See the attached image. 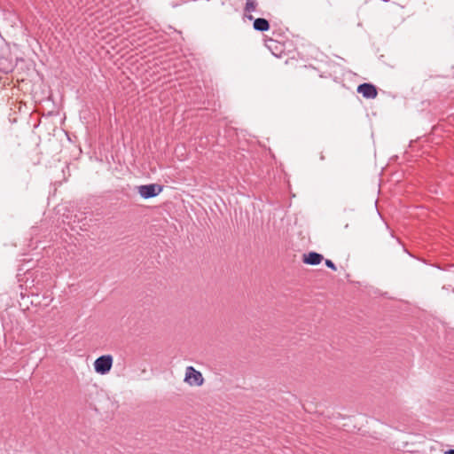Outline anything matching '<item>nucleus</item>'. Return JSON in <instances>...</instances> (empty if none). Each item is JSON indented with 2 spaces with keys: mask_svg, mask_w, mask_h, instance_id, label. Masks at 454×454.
Here are the masks:
<instances>
[{
  "mask_svg": "<svg viewBox=\"0 0 454 454\" xmlns=\"http://www.w3.org/2000/svg\"><path fill=\"white\" fill-rule=\"evenodd\" d=\"M256 6H257L256 0H247L245 11L247 12H253L255 11Z\"/></svg>",
  "mask_w": 454,
  "mask_h": 454,
  "instance_id": "6e6552de",
  "label": "nucleus"
},
{
  "mask_svg": "<svg viewBox=\"0 0 454 454\" xmlns=\"http://www.w3.org/2000/svg\"><path fill=\"white\" fill-rule=\"evenodd\" d=\"M139 195L144 199L156 197L162 191V186L156 184L140 185L137 187Z\"/></svg>",
  "mask_w": 454,
  "mask_h": 454,
  "instance_id": "f03ea898",
  "label": "nucleus"
},
{
  "mask_svg": "<svg viewBox=\"0 0 454 454\" xmlns=\"http://www.w3.org/2000/svg\"><path fill=\"white\" fill-rule=\"evenodd\" d=\"M13 68V63L6 59H0V70L4 73H9Z\"/></svg>",
  "mask_w": 454,
  "mask_h": 454,
  "instance_id": "0eeeda50",
  "label": "nucleus"
},
{
  "mask_svg": "<svg viewBox=\"0 0 454 454\" xmlns=\"http://www.w3.org/2000/svg\"><path fill=\"white\" fill-rule=\"evenodd\" d=\"M324 257L322 254L317 252H309L308 254H303V262L309 265H318Z\"/></svg>",
  "mask_w": 454,
  "mask_h": 454,
  "instance_id": "39448f33",
  "label": "nucleus"
},
{
  "mask_svg": "<svg viewBox=\"0 0 454 454\" xmlns=\"http://www.w3.org/2000/svg\"><path fill=\"white\" fill-rule=\"evenodd\" d=\"M247 18H248L249 20H253V19H254L252 15L247 16Z\"/></svg>",
  "mask_w": 454,
  "mask_h": 454,
  "instance_id": "9b49d317",
  "label": "nucleus"
},
{
  "mask_svg": "<svg viewBox=\"0 0 454 454\" xmlns=\"http://www.w3.org/2000/svg\"><path fill=\"white\" fill-rule=\"evenodd\" d=\"M357 92L362 94L365 98H375L377 97V89L373 84L362 83L357 88Z\"/></svg>",
  "mask_w": 454,
  "mask_h": 454,
  "instance_id": "20e7f679",
  "label": "nucleus"
},
{
  "mask_svg": "<svg viewBox=\"0 0 454 454\" xmlns=\"http://www.w3.org/2000/svg\"><path fill=\"white\" fill-rule=\"evenodd\" d=\"M113 366V356L104 355L98 357L94 362V370L96 372L105 375L108 373Z\"/></svg>",
  "mask_w": 454,
  "mask_h": 454,
  "instance_id": "f257e3e1",
  "label": "nucleus"
},
{
  "mask_svg": "<svg viewBox=\"0 0 454 454\" xmlns=\"http://www.w3.org/2000/svg\"><path fill=\"white\" fill-rule=\"evenodd\" d=\"M325 265L333 270H336V266L331 260H325Z\"/></svg>",
  "mask_w": 454,
  "mask_h": 454,
  "instance_id": "1a4fd4ad",
  "label": "nucleus"
},
{
  "mask_svg": "<svg viewBox=\"0 0 454 454\" xmlns=\"http://www.w3.org/2000/svg\"><path fill=\"white\" fill-rule=\"evenodd\" d=\"M253 27H254V29L260 31V32H265L270 29L269 21L262 18L255 19L254 20Z\"/></svg>",
  "mask_w": 454,
  "mask_h": 454,
  "instance_id": "423d86ee",
  "label": "nucleus"
},
{
  "mask_svg": "<svg viewBox=\"0 0 454 454\" xmlns=\"http://www.w3.org/2000/svg\"><path fill=\"white\" fill-rule=\"evenodd\" d=\"M184 381L191 386H201L204 379L200 372L197 371L192 366H188L185 372Z\"/></svg>",
  "mask_w": 454,
  "mask_h": 454,
  "instance_id": "7ed1b4c3",
  "label": "nucleus"
},
{
  "mask_svg": "<svg viewBox=\"0 0 454 454\" xmlns=\"http://www.w3.org/2000/svg\"><path fill=\"white\" fill-rule=\"evenodd\" d=\"M446 454H454V450H450L446 452Z\"/></svg>",
  "mask_w": 454,
  "mask_h": 454,
  "instance_id": "9d476101",
  "label": "nucleus"
}]
</instances>
